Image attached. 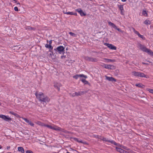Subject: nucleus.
Masks as SVG:
<instances>
[{
  "label": "nucleus",
  "instance_id": "29",
  "mask_svg": "<svg viewBox=\"0 0 153 153\" xmlns=\"http://www.w3.org/2000/svg\"><path fill=\"white\" fill-rule=\"evenodd\" d=\"M108 142H110L112 144H113L114 145L116 146H117V144H118L115 142L113 140H109Z\"/></svg>",
  "mask_w": 153,
  "mask_h": 153
},
{
  "label": "nucleus",
  "instance_id": "19",
  "mask_svg": "<svg viewBox=\"0 0 153 153\" xmlns=\"http://www.w3.org/2000/svg\"><path fill=\"white\" fill-rule=\"evenodd\" d=\"M45 46L46 48L49 49V51L50 52H51V50H52L53 49V47L51 45H49L48 44H46Z\"/></svg>",
  "mask_w": 153,
  "mask_h": 153
},
{
  "label": "nucleus",
  "instance_id": "17",
  "mask_svg": "<svg viewBox=\"0 0 153 153\" xmlns=\"http://www.w3.org/2000/svg\"><path fill=\"white\" fill-rule=\"evenodd\" d=\"M63 13L64 14H67L68 15H74L75 16H77L76 13H74L73 12H65L64 11H63Z\"/></svg>",
  "mask_w": 153,
  "mask_h": 153
},
{
  "label": "nucleus",
  "instance_id": "50",
  "mask_svg": "<svg viewBox=\"0 0 153 153\" xmlns=\"http://www.w3.org/2000/svg\"><path fill=\"white\" fill-rule=\"evenodd\" d=\"M127 1V0H121V1L122 2H125Z\"/></svg>",
  "mask_w": 153,
  "mask_h": 153
},
{
  "label": "nucleus",
  "instance_id": "57",
  "mask_svg": "<svg viewBox=\"0 0 153 153\" xmlns=\"http://www.w3.org/2000/svg\"><path fill=\"white\" fill-rule=\"evenodd\" d=\"M66 153H70L69 152H67Z\"/></svg>",
  "mask_w": 153,
  "mask_h": 153
},
{
  "label": "nucleus",
  "instance_id": "56",
  "mask_svg": "<svg viewBox=\"0 0 153 153\" xmlns=\"http://www.w3.org/2000/svg\"><path fill=\"white\" fill-rule=\"evenodd\" d=\"M7 153H11V152H7Z\"/></svg>",
  "mask_w": 153,
  "mask_h": 153
},
{
  "label": "nucleus",
  "instance_id": "18",
  "mask_svg": "<svg viewBox=\"0 0 153 153\" xmlns=\"http://www.w3.org/2000/svg\"><path fill=\"white\" fill-rule=\"evenodd\" d=\"M70 139H73L75 141L81 143H83V142L82 140H79L78 138L76 137H70Z\"/></svg>",
  "mask_w": 153,
  "mask_h": 153
},
{
  "label": "nucleus",
  "instance_id": "31",
  "mask_svg": "<svg viewBox=\"0 0 153 153\" xmlns=\"http://www.w3.org/2000/svg\"><path fill=\"white\" fill-rule=\"evenodd\" d=\"M115 68L116 67L115 66L113 65H110L109 69L114 70L115 69Z\"/></svg>",
  "mask_w": 153,
  "mask_h": 153
},
{
  "label": "nucleus",
  "instance_id": "24",
  "mask_svg": "<svg viewBox=\"0 0 153 153\" xmlns=\"http://www.w3.org/2000/svg\"><path fill=\"white\" fill-rule=\"evenodd\" d=\"M137 34L138 35V36L139 37L142 39L143 40H145V38L143 35H140V34L139 33V32Z\"/></svg>",
  "mask_w": 153,
  "mask_h": 153
},
{
  "label": "nucleus",
  "instance_id": "1",
  "mask_svg": "<svg viewBox=\"0 0 153 153\" xmlns=\"http://www.w3.org/2000/svg\"><path fill=\"white\" fill-rule=\"evenodd\" d=\"M35 95L39 101L43 104H44V102L46 103L50 101L49 98L47 96H45L42 93H40L38 94L37 92H36L35 93Z\"/></svg>",
  "mask_w": 153,
  "mask_h": 153
},
{
  "label": "nucleus",
  "instance_id": "10",
  "mask_svg": "<svg viewBox=\"0 0 153 153\" xmlns=\"http://www.w3.org/2000/svg\"><path fill=\"white\" fill-rule=\"evenodd\" d=\"M117 6L119 8L120 10V13L122 15H124V10L123 9V5H122L118 4Z\"/></svg>",
  "mask_w": 153,
  "mask_h": 153
},
{
  "label": "nucleus",
  "instance_id": "27",
  "mask_svg": "<svg viewBox=\"0 0 153 153\" xmlns=\"http://www.w3.org/2000/svg\"><path fill=\"white\" fill-rule=\"evenodd\" d=\"M144 23L146 25H150L151 24V22L149 20H146L144 22Z\"/></svg>",
  "mask_w": 153,
  "mask_h": 153
},
{
  "label": "nucleus",
  "instance_id": "12",
  "mask_svg": "<svg viewBox=\"0 0 153 153\" xmlns=\"http://www.w3.org/2000/svg\"><path fill=\"white\" fill-rule=\"evenodd\" d=\"M105 77L106 78V79L108 80L109 81L111 82H116L117 80L112 77H109L107 76H105Z\"/></svg>",
  "mask_w": 153,
  "mask_h": 153
},
{
  "label": "nucleus",
  "instance_id": "7",
  "mask_svg": "<svg viewBox=\"0 0 153 153\" xmlns=\"http://www.w3.org/2000/svg\"><path fill=\"white\" fill-rule=\"evenodd\" d=\"M108 23L109 25L111 26L113 28L116 30H117L118 31L122 33H123V31L122 30L119 28H117V27L113 23H112L111 22H108Z\"/></svg>",
  "mask_w": 153,
  "mask_h": 153
},
{
  "label": "nucleus",
  "instance_id": "36",
  "mask_svg": "<svg viewBox=\"0 0 153 153\" xmlns=\"http://www.w3.org/2000/svg\"><path fill=\"white\" fill-rule=\"evenodd\" d=\"M61 131L64 132L65 133L69 134V133H71V132L67 130H64L63 129H62V131Z\"/></svg>",
  "mask_w": 153,
  "mask_h": 153
},
{
  "label": "nucleus",
  "instance_id": "34",
  "mask_svg": "<svg viewBox=\"0 0 153 153\" xmlns=\"http://www.w3.org/2000/svg\"><path fill=\"white\" fill-rule=\"evenodd\" d=\"M148 54L151 56H153V52L151 50H150Z\"/></svg>",
  "mask_w": 153,
  "mask_h": 153
},
{
  "label": "nucleus",
  "instance_id": "4",
  "mask_svg": "<svg viewBox=\"0 0 153 153\" xmlns=\"http://www.w3.org/2000/svg\"><path fill=\"white\" fill-rule=\"evenodd\" d=\"M85 60L88 62H96L98 60L96 58H93L92 57L86 56L85 58Z\"/></svg>",
  "mask_w": 153,
  "mask_h": 153
},
{
  "label": "nucleus",
  "instance_id": "52",
  "mask_svg": "<svg viewBox=\"0 0 153 153\" xmlns=\"http://www.w3.org/2000/svg\"><path fill=\"white\" fill-rule=\"evenodd\" d=\"M16 3L17 4H20V3L19 2H17Z\"/></svg>",
  "mask_w": 153,
  "mask_h": 153
},
{
  "label": "nucleus",
  "instance_id": "39",
  "mask_svg": "<svg viewBox=\"0 0 153 153\" xmlns=\"http://www.w3.org/2000/svg\"><path fill=\"white\" fill-rule=\"evenodd\" d=\"M79 93H80V96H81V95H83L84 94H85L86 93V92L84 91H79Z\"/></svg>",
  "mask_w": 153,
  "mask_h": 153
},
{
  "label": "nucleus",
  "instance_id": "54",
  "mask_svg": "<svg viewBox=\"0 0 153 153\" xmlns=\"http://www.w3.org/2000/svg\"><path fill=\"white\" fill-rule=\"evenodd\" d=\"M2 148V146L1 145H0V149H1Z\"/></svg>",
  "mask_w": 153,
  "mask_h": 153
},
{
  "label": "nucleus",
  "instance_id": "47",
  "mask_svg": "<svg viewBox=\"0 0 153 153\" xmlns=\"http://www.w3.org/2000/svg\"><path fill=\"white\" fill-rule=\"evenodd\" d=\"M142 64L143 65H148L149 64L147 63H145L144 62H142Z\"/></svg>",
  "mask_w": 153,
  "mask_h": 153
},
{
  "label": "nucleus",
  "instance_id": "37",
  "mask_svg": "<svg viewBox=\"0 0 153 153\" xmlns=\"http://www.w3.org/2000/svg\"><path fill=\"white\" fill-rule=\"evenodd\" d=\"M46 126L48 128L50 129H53V127L52 126H51V125H47L45 126Z\"/></svg>",
  "mask_w": 153,
  "mask_h": 153
},
{
  "label": "nucleus",
  "instance_id": "38",
  "mask_svg": "<svg viewBox=\"0 0 153 153\" xmlns=\"http://www.w3.org/2000/svg\"><path fill=\"white\" fill-rule=\"evenodd\" d=\"M132 29L134 33L137 34L138 33V32L134 28V27H132Z\"/></svg>",
  "mask_w": 153,
  "mask_h": 153
},
{
  "label": "nucleus",
  "instance_id": "25",
  "mask_svg": "<svg viewBox=\"0 0 153 153\" xmlns=\"http://www.w3.org/2000/svg\"><path fill=\"white\" fill-rule=\"evenodd\" d=\"M72 95L73 97L80 96V93H79V92H75L74 93H73Z\"/></svg>",
  "mask_w": 153,
  "mask_h": 153
},
{
  "label": "nucleus",
  "instance_id": "45",
  "mask_svg": "<svg viewBox=\"0 0 153 153\" xmlns=\"http://www.w3.org/2000/svg\"><path fill=\"white\" fill-rule=\"evenodd\" d=\"M52 40H50V41H49V45H51V43H52Z\"/></svg>",
  "mask_w": 153,
  "mask_h": 153
},
{
  "label": "nucleus",
  "instance_id": "16",
  "mask_svg": "<svg viewBox=\"0 0 153 153\" xmlns=\"http://www.w3.org/2000/svg\"><path fill=\"white\" fill-rule=\"evenodd\" d=\"M23 119L26 122L28 123L31 126H34V123L32 122L31 121L28 120L27 118H23Z\"/></svg>",
  "mask_w": 153,
  "mask_h": 153
},
{
  "label": "nucleus",
  "instance_id": "44",
  "mask_svg": "<svg viewBox=\"0 0 153 153\" xmlns=\"http://www.w3.org/2000/svg\"><path fill=\"white\" fill-rule=\"evenodd\" d=\"M10 114L13 115H14V114H15L16 113H14L13 112V111H10V112H9Z\"/></svg>",
  "mask_w": 153,
  "mask_h": 153
},
{
  "label": "nucleus",
  "instance_id": "15",
  "mask_svg": "<svg viewBox=\"0 0 153 153\" xmlns=\"http://www.w3.org/2000/svg\"><path fill=\"white\" fill-rule=\"evenodd\" d=\"M116 149L117 151L121 153H128V152H127L120 148L116 147Z\"/></svg>",
  "mask_w": 153,
  "mask_h": 153
},
{
  "label": "nucleus",
  "instance_id": "5",
  "mask_svg": "<svg viewBox=\"0 0 153 153\" xmlns=\"http://www.w3.org/2000/svg\"><path fill=\"white\" fill-rule=\"evenodd\" d=\"M140 49L143 52L147 53H148L150 51V49L147 48L145 46L142 45L141 44L139 45Z\"/></svg>",
  "mask_w": 153,
  "mask_h": 153
},
{
  "label": "nucleus",
  "instance_id": "21",
  "mask_svg": "<svg viewBox=\"0 0 153 153\" xmlns=\"http://www.w3.org/2000/svg\"><path fill=\"white\" fill-rule=\"evenodd\" d=\"M18 149L19 151L21 152L22 153H25V151L23 147H19Z\"/></svg>",
  "mask_w": 153,
  "mask_h": 153
},
{
  "label": "nucleus",
  "instance_id": "33",
  "mask_svg": "<svg viewBox=\"0 0 153 153\" xmlns=\"http://www.w3.org/2000/svg\"><path fill=\"white\" fill-rule=\"evenodd\" d=\"M104 68H105L109 69L110 65H106L104 64Z\"/></svg>",
  "mask_w": 153,
  "mask_h": 153
},
{
  "label": "nucleus",
  "instance_id": "43",
  "mask_svg": "<svg viewBox=\"0 0 153 153\" xmlns=\"http://www.w3.org/2000/svg\"><path fill=\"white\" fill-rule=\"evenodd\" d=\"M66 57V56H64V55H62V56L61 57V58L62 59H63V58H65Z\"/></svg>",
  "mask_w": 153,
  "mask_h": 153
},
{
  "label": "nucleus",
  "instance_id": "8",
  "mask_svg": "<svg viewBox=\"0 0 153 153\" xmlns=\"http://www.w3.org/2000/svg\"><path fill=\"white\" fill-rule=\"evenodd\" d=\"M104 45L107 46L108 48L111 49L113 50H116V47L112 44L108 43H104Z\"/></svg>",
  "mask_w": 153,
  "mask_h": 153
},
{
  "label": "nucleus",
  "instance_id": "53",
  "mask_svg": "<svg viewBox=\"0 0 153 153\" xmlns=\"http://www.w3.org/2000/svg\"><path fill=\"white\" fill-rule=\"evenodd\" d=\"M101 65L102 66L104 67V64H103L102 65Z\"/></svg>",
  "mask_w": 153,
  "mask_h": 153
},
{
  "label": "nucleus",
  "instance_id": "41",
  "mask_svg": "<svg viewBox=\"0 0 153 153\" xmlns=\"http://www.w3.org/2000/svg\"><path fill=\"white\" fill-rule=\"evenodd\" d=\"M14 10L16 11H18L19 10L18 8L17 7H14Z\"/></svg>",
  "mask_w": 153,
  "mask_h": 153
},
{
  "label": "nucleus",
  "instance_id": "42",
  "mask_svg": "<svg viewBox=\"0 0 153 153\" xmlns=\"http://www.w3.org/2000/svg\"><path fill=\"white\" fill-rule=\"evenodd\" d=\"M14 116H15L17 118H19V115L16 113L15 114H14Z\"/></svg>",
  "mask_w": 153,
  "mask_h": 153
},
{
  "label": "nucleus",
  "instance_id": "58",
  "mask_svg": "<svg viewBox=\"0 0 153 153\" xmlns=\"http://www.w3.org/2000/svg\"><path fill=\"white\" fill-rule=\"evenodd\" d=\"M1 102H0V105H1Z\"/></svg>",
  "mask_w": 153,
  "mask_h": 153
},
{
  "label": "nucleus",
  "instance_id": "20",
  "mask_svg": "<svg viewBox=\"0 0 153 153\" xmlns=\"http://www.w3.org/2000/svg\"><path fill=\"white\" fill-rule=\"evenodd\" d=\"M53 129L57 131H62V129L57 126L53 127Z\"/></svg>",
  "mask_w": 153,
  "mask_h": 153
},
{
  "label": "nucleus",
  "instance_id": "13",
  "mask_svg": "<svg viewBox=\"0 0 153 153\" xmlns=\"http://www.w3.org/2000/svg\"><path fill=\"white\" fill-rule=\"evenodd\" d=\"M54 86L55 88L57 89L58 91H59L60 88L62 86V85L60 83L56 82L54 83Z\"/></svg>",
  "mask_w": 153,
  "mask_h": 153
},
{
  "label": "nucleus",
  "instance_id": "32",
  "mask_svg": "<svg viewBox=\"0 0 153 153\" xmlns=\"http://www.w3.org/2000/svg\"><path fill=\"white\" fill-rule=\"evenodd\" d=\"M146 90L148 91L150 93L153 94V89L149 88H147Z\"/></svg>",
  "mask_w": 153,
  "mask_h": 153
},
{
  "label": "nucleus",
  "instance_id": "28",
  "mask_svg": "<svg viewBox=\"0 0 153 153\" xmlns=\"http://www.w3.org/2000/svg\"><path fill=\"white\" fill-rule=\"evenodd\" d=\"M142 14L144 16H147L148 15L147 11L145 10H143L142 11Z\"/></svg>",
  "mask_w": 153,
  "mask_h": 153
},
{
  "label": "nucleus",
  "instance_id": "51",
  "mask_svg": "<svg viewBox=\"0 0 153 153\" xmlns=\"http://www.w3.org/2000/svg\"><path fill=\"white\" fill-rule=\"evenodd\" d=\"M13 0L15 1V3H17V1L16 0Z\"/></svg>",
  "mask_w": 153,
  "mask_h": 153
},
{
  "label": "nucleus",
  "instance_id": "48",
  "mask_svg": "<svg viewBox=\"0 0 153 153\" xmlns=\"http://www.w3.org/2000/svg\"><path fill=\"white\" fill-rule=\"evenodd\" d=\"M122 148L124 149H126V150L127 149V148L126 147H125V146H123Z\"/></svg>",
  "mask_w": 153,
  "mask_h": 153
},
{
  "label": "nucleus",
  "instance_id": "26",
  "mask_svg": "<svg viewBox=\"0 0 153 153\" xmlns=\"http://www.w3.org/2000/svg\"><path fill=\"white\" fill-rule=\"evenodd\" d=\"M26 30H35V28L33 27H30V26H27V27L26 28Z\"/></svg>",
  "mask_w": 153,
  "mask_h": 153
},
{
  "label": "nucleus",
  "instance_id": "30",
  "mask_svg": "<svg viewBox=\"0 0 153 153\" xmlns=\"http://www.w3.org/2000/svg\"><path fill=\"white\" fill-rule=\"evenodd\" d=\"M69 34L71 36L74 37H76L77 35L76 34L74 33L71 32H70L69 33Z\"/></svg>",
  "mask_w": 153,
  "mask_h": 153
},
{
  "label": "nucleus",
  "instance_id": "55",
  "mask_svg": "<svg viewBox=\"0 0 153 153\" xmlns=\"http://www.w3.org/2000/svg\"><path fill=\"white\" fill-rule=\"evenodd\" d=\"M68 48H66V50L67 51L68 50Z\"/></svg>",
  "mask_w": 153,
  "mask_h": 153
},
{
  "label": "nucleus",
  "instance_id": "11",
  "mask_svg": "<svg viewBox=\"0 0 153 153\" xmlns=\"http://www.w3.org/2000/svg\"><path fill=\"white\" fill-rule=\"evenodd\" d=\"M79 77H83L85 78H87V76L86 75H85L83 74H77L75 76H73V77L75 79H77Z\"/></svg>",
  "mask_w": 153,
  "mask_h": 153
},
{
  "label": "nucleus",
  "instance_id": "40",
  "mask_svg": "<svg viewBox=\"0 0 153 153\" xmlns=\"http://www.w3.org/2000/svg\"><path fill=\"white\" fill-rule=\"evenodd\" d=\"M26 153H34L30 150H27L26 151Z\"/></svg>",
  "mask_w": 153,
  "mask_h": 153
},
{
  "label": "nucleus",
  "instance_id": "59",
  "mask_svg": "<svg viewBox=\"0 0 153 153\" xmlns=\"http://www.w3.org/2000/svg\"><path fill=\"white\" fill-rule=\"evenodd\" d=\"M98 136L97 135V138H99V137H98Z\"/></svg>",
  "mask_w": 153,
  "mask_h": 153
},
{
  "label": "nucleus",
  "instance_id": "49",
  "mask_svg": "<svg viewBox=\"0 0 153 153\" xmlns=\"http://www.w3.org/2000/svg\"><path fill=\"white\" fill-rule=\"evenodd\" d=\"M10 148V146H8L7 147V149H9Z\"/></svg>",
  "mask_w": 153,
  "mask_h": 153
},
{
  "label": "nucleus",
  "instance_id": "23",
  "mask_svg": "<svg viewBox=\"0 0 153 153\" xmlns=\"http://www.w3.org/2000/svg\"><path fill=\"white\" fill-rule=\"evenodd\" d=\"M135 85L137 87L140 88H144L145 87V85H143L141 83L136 84Z\"/></svg>",
  "mask_w": 153,
  "mask_h": 153
},
{
  "label": "nucleus",
  "instance_id": "14",
  "mask_svg": "<svg viewBox=\"0 0 153 153\" xmlns=\"http://www.w3.org/2000/svg\"><path fill=\"white\" fill-rule=\"evenodd\" d=\"M103 61L107 62H114L116 61L115 59H108L104 58L103 59Z\"/></svg>",
  "mask_w": 153,
  "mask_h": 153
},
{
  "label": "nucleus",
  "instance_id": "6",
  "mask_svg": "<svg viewBox=\"0 0 153 153\" xmlns=\"http://www.w3.org/2000/svg\"><path fill=\"white\" fill-rule=\"evenodd\" d=\"M0 118L2 119L4 121L10 122L12 120L11 118L8 116H6L3 114H0Z\"/></svg>",
  "mask_w": 153,
  "mask_h": 153
},
{
  "label": "nucleus",
  "instance_id": "9",
  "mask_svg": "<svg viewBox=\"0 0 153 153\" xmlns=\"http://www.w3.org/2000/svg\"><path fill=\"white\" fill-rule=\"evenodd\" d=\"M76 11L79 13L81 16H85L86 15V13H84L81 8L76 9Z\"/></svg>",
  "mask_w": 153,
  "mask_h": 153
},
{
  "label": "nucleus",
  "instance_id": "46",
  "mask_svg": "<svg viewBox=\"0 0 153 153\" xmlns=\"http://www.w3.org/2000/svg\"><path fill=\"white\" fill-rule=\"evenodd\" d=\"M51 50H51V53H50V55L51 56L52 55H53V51H51Z\"/></svg>",
  "mask_w": 153,
  "mask_h": 153
},
{
  "label": "nucleus",
  "instance_id": "22",
  "mask_svg": "<svg viewBox=\"0 0 153 153\" xmlns=\"http://www.w3.org/2000/svg\"><path fill=\"white\" fill-rule=\"evenodd\" d=\"M81 80L82 81V82H83L84 84H88L89 85L90 83L88 82L85 79H81Z\"/></svg>",
  "mask_w": 153,
  "mask_h": 153
},
{
  "label": "nucleus",
  "instance_id": "3",
  "mask_svg": "<svg viewBox=\"0 0 153 153\" xmlns=\"http://www.w3.org/2000/svg\"><path fill=\"white\" fill-rule=\"evenodd\" d=\"M54 50L56 52H58L59 54H64L65 53V48L62 46L60 45L56 49H54Z\"/></svg>",
  "mask_w": 153,
  "mask_h": 153
},
{
  "label": "nucleus",
  "instance_id": "60",
  "mask_svg": "<svg viewBox=\"0 0 153 153\" xmlns=\"http://www.w3.org/2000/svg\"><path fill=\"white\" fill-rule=\"evenodd\" d=\"M148 62H149V61H148Z\"/></svg>",
  "mask_w": 153,
  "mask_h": 153
},
{
  "label": "nucleus",
  "instance_id": "2",
  "mask_svg": "<svg viewBox=\"0 0 153 153\" xmlns=\"http://www.w3.org/2000/svg\"><path fill=\"white\" fill-rule=\"evenodd\" d=\"M134 75L136 76L139 77H145L146 78H148L149 76H148L145 75L144 73L140 72H138L136 71H134L132 72Z\"/></svg>",
  "mask_w": 153,
  "mask_h": 153
},
{
  "label": "nucleus",
  "instance_id": "35",
  "mask_svg": "<svg viewBox=\"0 0 153 153\" xmlns=\"http://www.w3.org/2000/svg\"><path fill=\"white\" fill-rule=\"evenodd\" d=\"M100 139L102 140L103 141H105L106 142H108L109 140H108V139H107L106 138L103 137L102 138H100Z\"/></svg>",
  "mask_w": 153,
  "mask_h": 153
}]
</instances>
